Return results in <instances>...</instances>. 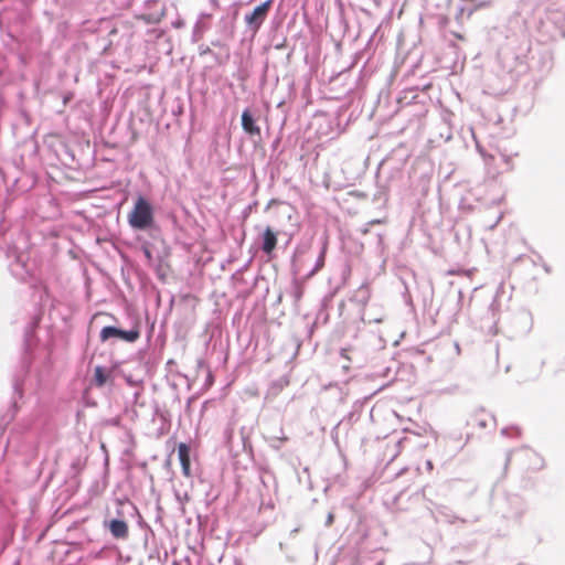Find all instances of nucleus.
<instances>
[{"mask_svg": "<svg viewBox=\"0 0 565 565\" xmlns=\"http://www.w3.org/2000/svg\"><path fill=\"white\" fill-rule=\"evenodd\" d=\"M153 221L154 215L151 203L142 195H139L128 214V223L130 227L138 231H145L152 226Z\"/></svg>", "mask_w": 565, "mask_h": 565, "instance_id": "1", "label": "nucleus"}, {"mask_svg": "<svg viewBox=\"0 0 565 565\" xmlns=\"http://www.w3.org/2000/svg\"><path fill=\"white\" fill-rule=\"evenodd\" d=\"M273 0H267L260 6L256 7L254 11L245 15V22L257 30L267 17Z\"/></svg>", "mask_w": 565, "mask_h": 565, "instance_id": "2", "label": "nucleus"}, {"mask_svg": "<svg viewBox=\"0 0 565 565\" xmlns=\"http://www.w3.org/2000/svg\"><path fill=\"white\" fill-rule=\"evenodd\" d=\"M242 127L249 136L260 135V128L256 125V121L248 109H245L242 114Z\"/></svg>", "mask_w": 565, "mask_h": 565, "instance_id": "3", "label": "nucleus"}, {"mask_svg": "<svg viewBox=\"0 0 565 565\" xmlns=\"http://www.w3.org/2000/svg\"><path fill=\"white\" fill-rule=\"evenodd\" d=\"M277 245V236L276 233L267 227L263 233V244L262 249L265 254L270 255Z\"/></svg>", "mask_w": 565, "mask_h": 565, "instance_id": "4", "label": "nucleus"}, {"mask_svg": "<svg viewBox=\"0 0 565 565\" xmlns=\"http://www.w3.org/2000/svg\"><path fill=\"white\" fill-rule=\"evenodd\" d=\"M109 531L116 539H125L128 535L127 523L122 520H111Z\"/></svg>", "mask_w": 565, "mask_h": 565, "instance_id": "5", "label": "nucleus"}, {"mask_svg": "<svg viewBox=\"0 0 565 565\" xmlns=\"http://www.w3.org/2000/svg\"><path fill=\"white\" fill-rule=\"evenodd\" d=\"M110 376V371L103 367V366H96L94 372V380L96 385L103 386L107 380Z\"/></svg>", "mask_w": 565, "mask_h": 565, "instance_id": "6", "label": "nucleus"}, {"mask_svg": "<svg viewBox=\"0 0 565 565\" xmlns=\"http://www.w3.org/2000/svg\"><path fill=\"white\" fill-rule=\"evenodd\" d=\"M121 330L115 327H104L100 331V340L103 342L111 339V338H120Z\"/></svg>", "mask_w": 565, "mask_h": 565, "instance_id": "7", "label": "nucleus"}, {"mask_svg": "<svg viewBox=\"0 0 565 565\" xmlns=\"http://www.w3.org/2000/svg\"><path fill=\"white\" fill-rule=\"evenodd\" d=\"M178 454L183 466L184 471L186 472L189 469V460H188V448L184 444H181L178 449Z\"/></svg>", "mask_w": 565, "mask_h": 565, "instance_id": "8", "label": "nucleus"}, {"mask_svg": "<svg viewBox=\"0 0 565 565\" xmlns=\"http://www.w3.org/2000/svg\"><path fill=\"white\" fill-rule=\"evenodd\" d=\"M324 255H326V246L322 247V250L317 259L315 268L309 273V276L315 275L318 270H320L324 265Z\"/></svg>", "mask_w": 565, "mask_h": 565, "instance_id": "9", "label": "nucleus"}, {"mask_svg": "<svg viewBox=\"0 0 565 565\" xmlns=\"http://www.w3.org/2000/svg\"><path fill=\"white\" fill-rule=\"evenodd\" d=\"M139 334L137 331H124L121 330V334H120V339L125 340V341H128V342H134L138 339Z\"/></svg>", "mask_w": 565, "mask_h": 565, "instance_id": "10", "label": "nucleus"}, {"mask_svg": "<svg viewBox=\"0 0 565 565\" xmlns=\"http://www.w3.org/2000/svg\"><path fill=\"white\" fill-rule=\"evenodd\" d=\"M309 248L310 246L308 244L298 246L295 250L294 262L296 263L301 255L306 254L309 250Z\"/></svg>", "mask_w": 565, "mask_h": 565, "instance_id": "11", "label": "nucleus"}, {"mask_svg": "<svg viewBox=\"0 0 565 565\" xmlns=\"http://www.w3.org/2000/svg\"><path fill=\"white\" fill-rule=\"evenodd\" d=\"M511 431L515 433V435H520V430H519V428H516V427H513V428H503V429H502V435L510 436V435H511Z\"/></svg>", "mask_w": 565, "mask_h": 565, "instance_id": "12", "label": "nucleus"}, {"mask_svg": "<svg viewBox=\"0 0 565 565\" xmlns=\"http://www.w3.org/2000/svg\"><path fill=\"white\" fill-rule=\"evenodd\" d=\"M333 519H334L333 513H329V514H328V516H327L326 524H327V525H331V524H332V522H333Z\"/></svg>", "mask_w": 565, "mask_h": 565, "instance_id": "13", "label": "nucleus"}, {"mask_svg": "<svg viewBox=\"0 0 565 565\" xmlns=\"http://www.w3.org/2000/svg\"><path fill=\"white\" fill-rule=\"evenodd\" d=\"M426 467H427V469H428L429 471H431V470H433V462H431L430 460H427V461H426Z\"/></svg>", "mask_w": 565, "mask_h": 565, "instance_id": "14", "label": "nucleus"}, {"mask_svg": "<svg viewBox=\"0 0 565 565\" xmlns=\"http://www.w3.org/2000/svg\"><path fill=\"white\" fill-rule=\"evenodd\" d=\"M11 271H12L14 275L19 276L21 279H23V276H22V275H19V274L15 271V268H14V267H12V268H11Z\"/></svg>", "mask_w": 565, "mask_h": 565, "instance_id": "15", "label": "nucleus"}, {"mask_svg": "<svg viewBox=\"0 0 565 565\" xmlns=\"http://www.w3.org/2000/svg\"><path fill=\"white\" fill-rule=\"evenodd\" d=\"M145 255H146L148 258H150V257H151V254H150V252H149L148 249H146V250H145Z\"/></svg>", "mask_w": 565, "mask_h": 565, "instance_id": "16", "label": "nucleus"}, {"mask_svg": "<svg viewBox=\"0 0 565 565\" xmlns=\"http://www.w3.org/2000/svg\"><path fill=\"white\" fill-rule=\"evenodd\" d=\"M499 223V220H495V222L492 224V227H495Z\"/></svg>", "mask_w": 565, "mask_h": 565, "instance_id": "17", "label": "nucleus"}, {"mask_svg": "<svg viewBox=\"0 0 565 565\" xmlns=\"http://www.w3.org/2000/svg\"><path fill=\"white\" fill-rule=\"evenodd\" d=\"M499 223V220H495V222L492 224V227H495Z\"/></svg>", "mask_w": 565, "mask_h": 565, "instance_id": "18", "label": "nucleus"}, {"mask_svg": "<svg viewBox=\"0 0 565 565\" xmlns=\"http://www.w3.org/2000/svg\"><path fill=\"white\" fill-rule=\"evenodd\" d=\"M499 223V220H495V222L492 224V227H495Z\"/></svg>", "mask_w": 565, "mask_h": 565, "instance_id": "19", "label": "nucleus"}, {"mask_svg": "<svg viewBox=\"0 0 565 565\" xmlns=\"http://www.w3.org/2000/svg\"><path fill=\"white\" fill-rule=\"evenodd\" d=\"M499 223V220H495V222L492 224V227H495Z\"/></svg>", "mask_w": 565, "mask_h": 565, "instance_id": "20", "label": "nucleus"}, {"mask_svg": "<svg viewBox=\"0 0 565 565\" xmlns=\"http://www.w3.org/2000/svg\"><path fill=\"white\" fill-rule=\"evenodd\" d=\"M14 390H15L17 392H19V391H20V388H19V385H18V384H14Z\"/></svg>", "mask_w": 565, "mask_h": 565, "instance_id": "21", "label": "nucleus"}, {"mask_svg": "<svg viewBox=\"0 0 565 565\" xmlns=\"http://www.w3.org/2000/svg\"><path fill=\"white\" fill-rule=\"evenodd\" d=\"M345 352H347L345 350H342V352H341V355L344 358H347Z\"/></svg>", "mask_w": 565, "mask_h": 565, "instance_id": "22", "label": "nucleus"}, {"mask_svg": "<svg viewBox=\"0 0 565 565\" xmlns=\"http://www.w3.org/2000/svg\"><path fill=\"white\" fill-rule=\"evenodd\" d=\"M15 565H19L18 563Z\"/></svg>", "mask_w": 565, "mask_h": 565, "instance_id": "23", "label": "nucleus"}]
</instances>
